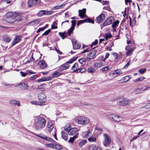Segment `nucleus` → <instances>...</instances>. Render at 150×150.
<instances>
[{
    "instance_id": "nucleus-9",
    "label": "nucleus",
    "mask_w": 150,
    "mask_h": 150,
    "mask_svg": "<svg viewBox=\"0 0 150 150\" xmlns=\"http://www.w3.org/2000/svg\"><path fill=\"white\" fill-rule=\"evenodd\" d=\"M105 16L104 13H101L96 19V21L97 23H100L102 22L105 19Z\"/></svg>"
},
{
    "instance_id": "nucleus-25",
    "label": "nucleus",
    "mask_w": 150,
    "mask_h": 150,
    "mask_svg": "<svg viewBox=\"0 0 150 150\" xmlns=\"http://www.w3.org/2000/svg\"><path fill=\"white\" fill-rule=\"evenodd\" d=\"M61 134L62 138L65 141H67L68 140V134L63 131L61 132Z\"/></svg>"
},
{
    "instance_id": "nucleus-46",
    "label": "nucleus",
    "mask_w": 150,
    "mask_h": 150,
    "mask_svg": "<svg viewBox=\"0 0 150 150\" xmlns=\"http://www.w3.org/2000/svg\"><path fill=\"white\" fill-rule=\"evenodd\" d=\"M75 68H76L77 69L79 68V65L77 63H75L72 67H71V69L73 70L74 71L75 69Z\"/></svg>"
},
{
    "instance_id": "nucleus-33",
    "label": "nucleus",
    "mask_w": 150,
    "mask_h": 150,
    "mask_svg": "<svg viewBox=\"0 0 150 150\" xmlns=\"http://www.w3.org/2000/svg\"><path fill=\"white\" fill-rule=\"evenodd\" d=\"M96 137L94 136H91L88 139V141L91 142H96Z\"/></svg>"
},
{
    "instance_id": "nucleus-12",
    "label": "nucleus",
    "mask_w": 150,
    "mask_h": 150,
    "mask_svg": "<svg viewBox=\"0 0 150 150\" xmlns=\"http://www.w3.org/2000/svg\"><path fill=\"white\" fill-rule=\"evenodd\" d=\"M96 53V51L95 50H94L88 54L86 57V59L88 60V61H89L90 60L94 58Z\"/></svg>"
},
{
    "instance_id": "nucleus-18",
    "label": "nucleus",
    "mask_w": 150,
    "mask_h": 150,
    "mask_svg": "<svg viewBox=\"0 0 150 150\" xmlns=\"http://www.w3.org/2000/svg\"><path fill=\"white\" fill-rule=\"evenodd\" d=\"M61 71H58V69L57 70L55 71L52 74V76L53 78L57 77L63 74L62 72H61Z\"/></svg>"
},
{
    "instance_id": "nucleus-14",
    "label": "nucleus",
    "mask_w": 150,
    "mask_h": 150,
    "mask_svg": "<svg viewBox=\"0 0 150 150\" xmlns=\"http://www.w3.org/2000/svg\"><path fill=\"white\" fill-rule=\"evenodd\" d=\"M37 65H39V67L42 69H45L47 66V65L44 60H41L39 61L38 62Z\"/></svg>"
},
{
    "instance_id": "nucleus-36",
    "label": "nucleus",
    "mask_w": 150,
    "mask_h": 150,
    "mask_svg": "<svg viewBox=\"0 0 150 150\" xmlns=\"http://www.w3.org/2000/svg\"><path fill=\"white\" fill-rule=\"evenodd\" d=\"M112 36L111 33H107L105 34V37L106 40H107L108 39L111 38Z\"/></svg>"
},
{
    "instance_id": "nucleus-19",
    "label": "nucleus",
    "mask_w": 150,
    "mask_h": 150,
    "mask_svg": "<svg viewBox=\"0 0 150 150\" xmlns=\"http://www.w3.org/2000/svg\"><path fill=\"white\" fill-rule=\"evenodd\" d=\"M86 71V69L84 68H78L76 69H74V71H72L73 73L77 72V73L79 72L81 73H83Z\"/></svg>"
},
{
    "instance_id": "nucleus-47",
    "label": "nucleus",
    "mask_w": 150,
    "mask_h": 150,
    "mask_svg": "<svg viewBox=\"0 0 150 150\" xmlns=\"http://www.w3.org/2000/svg\"><path fill=\"white\" fill-rule=\"evenodd\" d=\"M134 50L132 49H130L129 50H128L126 52V55L127 56L130 55V54Z\"/></svg>"
},
{
    "instance_id": "nucleus-10",
    "label": "nucleus",
    "mask_w": 150,
    "mask_h": 150,
    "mask_svg": "<svg viewBox=\"0 0 150 150\" xmlns=\"http://www.w3.org/2000/svg\"><path fill=\"white\" fill-rule=\"evenodd\" d=\"M52 13V11H48L44 10H41L37 13L38 16L41 17L43 15H50Z\"/></svg>"
},
{
    "instance_id": "nucleus-48",
    "label": "nucleus",
    "mask_w": 150,
    "mask_h": 150,
    "mask_svg": "<svg viewBox=\"0 0 150 150\" xmlns=\"http://www.w3.org/2000/svg\"><path fill=\"white\" fill-rule=\"evenodd\" d=\"M71 22L72 23V26L71 27L74 29L76 23V21L75 20H72L71 21Z\"/></svg>"
},
{
    "instance_id": "nucleus-44",
    "label": "nucleus",
    "mask_w": 150,
    "mask_h": 150,
    "mask_svg": "<svg viewBox=\"0 0 150 150\" xmlns=\"http://www.w3.org/2000/svg\"><path fill=\"white\" fill-rule=\"evenodd\" d=\"M74 29V28L71 27V28L68 30L67 31V33L68 34V35H70L71 33L73 32V31Z\"/></svg>"
},
{
    "instance_id": "nucleus-64",
    "label": "nucleus",
    "mask_w": 150,
    "mask_h": 150,
    "mask_svg": "<svg viewBox=\"0 0 150 150\" xmlns=\"http://www.w3.org/2000/svg\"><path fill=\"white\" fill-rule=\"evenodd\" d=\"M125 4L127 5H128V3H129V4L130 5V4L132 2V0H125Z\"/></svg>"
},
{
    "instance_id": "nucleus-61",
    "label": "nucleus",
    "mask_w": 150,
    "mask_h": 150,
    "mask_svg": "<svg viewBox=\"0 0 150 150\" xmlns=\"http://www.w3.org/2000/svg\"><path fill=\"white\" fill-rule=\"evenodd\" d=\"M109 69L108 66L104 67L102 69V70L103 71H107Z\"/></svg>"
},
{
    "instance_id": "nucleus-15",
    "label": "nucleus",
    "mask_w": 150,
    "mask_h": 150,
    "mask_svg": "<svg viewBox=\"0 0 150 150\" xmlns=\"http://www.w3.org/2000/svg\"><path fill=\"white\" fill-rule=\"evenodd\" d=\"M78 129L76 128H73L69 129L68 131V134L69 135H74L75 134H77ZM77 134H78V133Z\"/></svg>"
},
{
    "instance_id": "nucleus-21",
    "label": "nucleus",
    "mask_w": 150,
    "mask_h": 150,
    "mask_svg": "<svg viewBox=\"0 0 150 150\" xmlns=\"http://www.w3.org/2000/svg\"><path fill=\"white\" fill-rule=\"evenodd\" d=\"M52 122L51 121L49 122L47 124V127L48 128L49 132H50L52 130L54 127V123H52Z\"/></svg>"
},
{
    "instance_id": "nucleus-5",
    "label": "nucleus",
    "mask_w": 150,
    "mask_h": 150,
    "mask_svg": "<svg viewBox=\"0 0 150 150\" xmlns=\"http://www.w3.org/2000/svg\"><path fill=\"white\" fill-rule=\"evenodd\" d=\"M114 20V18L112 16H110L105 20L103 23V27L112 24Z\"/></svg>"
},
{
    "instance_id": "nucleus-38",
    "label": "nucleus",
    "mask_w": 150,
    "mask_h": 150,
    "mask_svg": "<svg viewBox=\"0 0 150 150\" xmlns=\"http://www.w3.org/2000/svg\"><path fill=\"white\" fill-rule=\"evenodd\" d=\"M119 23V21L118 20H117L113 23L112 25V28H114L116 26H117Z\"/></svg>"
},
{
    "instance_id": "nucleus-23",
    "label": "nucleus",
    "mask_w": 150,
    "mask_h": 150,
    "mask_svg": "<svg viewBox=\"0 0 150 150\" xmlns=\"http://www.w3.org/2000/svg\"><path fill=\"white\" fill-rule=\"evenodd\" d=\"M78 134H76L73 137H70V139L68 141V142L69 143H73L74 140L78 137Z\"/></svg>"
},
{
    "instance_id": "nucleus-6",
    "label": "nucleus",
    "mask_w": 150,
    "mask_h": 150,
    "mask_svg": "<svg viewBox=\"0 0 150 150\" xmlns=\"http://www.w3.org/2000/svg\"><path fill=\"white\" fill-rule=\"evenodd\" d=\"M129 102V100L125 98H123L120 99L117 103L120 106H125L128 104Z\"/></svg>"
},
{
    "instance_id": "nucleus-1",
    "label": "nucleus",
    "mask_w": 150,
    "mask_h": 150,
    "mask_svg": "<svg viewBox=\"0 0 150 150\" xmlns=\"http://www.w3.org/2000/svg\"><path fill=\"white\" fill-rule=\"evenodd\" d=\"M46 120L43 117H39L35 124V128L37 130H39L44 127L46 124Z\"/></svg>"
},
{
    "instance_id": "nucleus-45",
    "label": "nucleus",
    "mask_w": 150,
    "mask_h": 150,
    "mask_svg": "<svg viewBox=\"0 0 150 150\" xmlns=\"http://www.w3.org/2000/svg\"><path fill=\"white\" fill-rule=\"evenodd\" d=\"M86 59L84 58H81L79 59V61L81 64H82L83 62L86 61Z\"/></svg>"
},
{
    "instance_id": "nucleus-35",
    "label": "nucleus",
    "mask_w": 150,
    "mask_h": 150,
    "mask_svg": "<svg viewBox=\"0 0 150 150\" xmlns=\"http://www.w3.org/2000/svg\"><path fill=\"white\" fill-rule=\"evenodd\" d=\"M87 141L86 140L84 139L81 141L79 144V145L80 147H81L83 145L87 143Z\"/></svg>"
},
{
    "instance_id": "nucleus-20",
    "label": "nucleus",
    "mask_w": 150,
    "mask_h": 150,
    "mask_svg": "<svg viewBox=\"0 0 150 150\" xmlns=\"http://www.w3.org/2000/svg\"><path fill=\"white\" fill-rule=\"evenodd\" d=\"M86 10H79V16L81 18H83L86 15Z\"/></svg>"
},
{
    "instance_id": "nucleus-42",
    "label": "nucleus",
    "mask_w": 150,
    "mask_h": 150,
    "mask_svg": "<svg viewBox=\"0 0 150 150\" xmlns=\"http://www.w3.org/2000/svg\"><path fill=\"white\" fill-rule=\"evenodd\" d=\"M65 5L64 4L56 6L54 7V9H58L60 8H63Z\"/></svg>"
},
{
    "instance_id": "nucleus-55",
    "label": "nucleus",
    "mask_w": 150,
    "mask_h": 150,
    "mask_svg": "<svg viewBox=\"0 0 150 150\" xmlns=\"http://www.w3.org/2000/svg\"><path fill=\"white\" fill-rule=\"evenodd\" d=\"M46 79H45V78H43L39 79H38L37 80V82H40L44 81H46Z\"/></svg>"
},
{
    "instance_id": "nucleus-17",
    "label": "nucleus",
    "mask_w": 150,
    "mask_h": 150,
    "mask_svg": "<svg viewBox=\"0 0 150 150\" xmlns=\"http://www.w3.org/2000/svg\"><path fill=\"white\" fill-rule=\"evenodd\" d=\"M72 42L73 45V49L74 50H76L80 48L81 45L77 44V41L76 40H75V41L72 40Z\"/></svg>"
},
{
    "instance_id": "nucleus-52",
    "label": "nucleus",
    "mask_w": 150,
    "mask_h": 150,
    "mask_svg": "<svg viewBox=\"0 0 150 150\" xmlns=\"http://www.w3.org/2000/svg\"><path fill=\"white\" fill-rule=\"evenodd\" d=\"M45 29V27H42L39 28L37 30V33H39L41 31H43Z\"/></svg>"
},
{
    "instance_id": "nucleus-50",
    "label": "nucleus",
    "mask_w": 150,
    "mask_h": 150,
    "mask_svg": "<svg viewBox=\"0 0 150 150\" xmlns=\"http://www.w3.org/2000/svg\"><path fill=\"white\" fill-rule=\"evenodd\" d=\"M98 43V40L96 39L95 41L93 42L91 45V47H92L93 45H96Z\"/></svg>"
},
{
    "instance_id": "nucleus-58",
    "label": "nucleus",
    "mask_w": 150,
    "mask_h": 150,
    "mask_svg": "<svg viewBox=\"0 0 150 150\" xmlns=\"http://www.w3.org/2000/svg\"><path fill=\"white\" fill-rule=\"evenodd\" d=\"M47 141L53 142H55V141L54 140L50 137H48Z\"/></svg>"
},
{
    "instance_id": "nucleus-59",
    "label": "nucleus",
    "mask_w": 150,
    "mask_h": 150,
    "mask_svg": "<svg viewBox=\"0 0 150 150\" xmlns=\"http://www.w3.org/2000/svg\"><path fill=\"white\" fill-rule=\"evenodd\" d=\"M20 73L22 77H25L28 74V73H24L23 71H21Z\"/></svg>"
},
{
    "instance_id": "nucleus-16",
    "label": "nucleus",
    "mask_w": 150,
    "mask_h": 150,
    "mask_svg": "<svg viewBox=\"0 0 150 150\" xmlns=\"http://www.w3.org/2000/svg\"><path fill=\"white\" fill-rule=\"evenodd\" d=\"M9 103L11 105L14 106H19L20 105V103L19 101L14 100H10Z\"/></svg>"
},
{
    "instance_id": "nucleus-27",
    "label": "nucleus",
    "mask_w": 150,
    "mask_h": 150,
    "mask_svg": "<svg viewBox=\"0 0 150 150\" xmlns=\"http://www.w3.org/2000/svg\"><path fill=\"white\" fill-rule=\"evenodd\" d=\"M122 73V72L120 70H117L115 71V72L112 73V74L114 76V77H115L120 75Z\"/></svg>"
},
{
    "instance_id": "nucleus-62",
    "label": "nucleus",
    "mask_w": 150,
    "mask_h": 150,
    "mask_svg": "<svg viewBox=\"0 0 150 150\" xmlns=\"http://www.w3.org/2000/svg\"><path fill=\"white\" fill-rule=\"evenodd\" d=\"M51 30L50 29H49L48 30L46 31L44 33L45 34V35H48L49 33L51 32Z\"/></svg>"
},
{
    "instance_id": "nucleus-53",
    "label": "nucleus",
    "mask_w": 150,
    "mask_h": 150,
    "mask_svg": "<svg viewBox=\"0 0 150 150\" xmlns=\"http://www.w3.org/2000/svg\"><path fill=\"white\" fill-rule=\"evenodd\" d=\"M71 127V125H69L68 126V127H65L64 129V131H67V132H68L69 130V129H70V128Z\"/></svg>"
},
{
    "instance_id": "nucleus-7",
    "label": "nucleus",
    "mask_w": 150,
    "mask_h": 150,
    "mask_svg": "<svg viewBox=\"0 0 150 150\" xmlns=\"http://www.w3.org/2000/svg\"><path fill=\"white\" fill-rule=\"evenodd\" d=\"M41 2L40 0H29L28 2V6L29 8L36 4H39Z\"/></svg>"
},
{
    "instance_id": "nucleus-24",
    "label": "nucleus",
    "mask_w": 150,
    "mask_h": 150,
    "mask_svg": "<svg viewBox=\"0 0 150 150\" xmlns=\"http://www.w3.org/2000/svg\"><path fill=\"white\" fill-rule=\"evenodd\" d=\"M46 97L45 94L44 93H41L38 95V98L39 100L45 99Z\"/></svg>"
},
{
    "instance_id": "nucleus-40",
    "label": "nucleus",
    "mask_w": 150,
    "mask_h": 150,
    "mask_svg": "<svg viewBox=\"0 0 150 150\" xmlns=\"http://www.w3.org/2000/svg\"><path fill=\"white\" fill-rule=\"evenodd\" d=\"M40 21V20L39 19H37L33 21H31L30 22V24H32L33 25H34V24H37L39 23Z\"/></svg>"
},
{
    "instance_id": "nucleus-49",
    "label": "nucleus",
    "mask_w": 150,
    "mask_h": 150,
    "mask_svg": "<svg viewBox=\"0 0 150 150\" xmlns=\"http://www.w3.org/2000/svg\"><path fill=\"white\" fill-rule=\"evenodd\" d=\"M85 22H86V21L85 20V19L84 20L79 21L77 24V25L79 26L80 24L83 23Z\"/></svg>"
},
{
    "instance_id": "nucleus-4",
    "label": "nucleus",
    "mask_w": 150,
    "mask_h": 150,
    "mask_svg": "<svg viewBox=\"0 0 150 150\" xmlns=\"http://www.w3.org/2000/svg\"><path fill=\"white\" fill-rule=\"evenodd\" d=\"M103 136L104 137L103 145L104 146L107 147L110 145L111 142V138L110 136L107 134H104Z\"/></svg>"
},
{
    "instance_id": "nucleus-41",
    "label": "nucleus",
    "mask_w": 150,
    "mask_h": 150,
    "mask_svg": "<svg viewBox=\"0 0 150 150\" xmlns=\"http://www.w3.org/2000/svg\"><path fill=\"white\" fill-rule=\"evenodd\" d=\"M37 136L39 137L42 139H43L47 141L48 137L45 135H43L42 136H40L39 135H36Z\"/></svg>"
},
{
    "instance_id": "nucleus-43",
    "label": "nucleus",
    "mask_w": 150,
    "mask_h": 150,
    "mask_svg": "<svg viewBox=\"0 0 150 150\" xmlns=\"http://www.w3.org/2000/svg\"><path fill=\"white\" fill-rule=\"evenodd\" d=\"M146 69H141L139 70V72L141 74H144L146 71Z\"/></svg>"
},
{
    "instance_id": "nucleus-37",
    "label": "nucleus",
    "mask_w": 150,
    "mask_h": 150,
    "mask_svg": "<svg viewBox=\"0 0 150 150\" xmlns=\"http://www.w3.org/2000/svg\"><path fill=\"white\" fill-rule=\"evenodd\" d=\"M85 20L86 21V23H91L93 24H94V21L90 18L85 19Z\"/></svg>"
},
{
    "instance_id": "nucleus-39",
    "label": "nucleus",
    "mask_w": 150,
    "mask_h": 150,
    "mask_svg": "<svg viewBox=\"0 0 150 150\" xmlns=\"http://www.w3.org/2000/svg\"><path fill=\"white\" fill-rule=\"evenodd\" d=\"M145 78L144 77H140L139 78H138L134 80V82H137L138 81H142L144 80Z\"/></svg>"
},
{
    "instance_id": "nucleus-60",
    "label": "nucleus",
    "mask_w": 150,
    "mask_h": 150,
    "mask_svg": "<svg viewBox=\"0 0 150 150\" xmlns=\"http://www.w3.org/2000/svg\"><path fill=\"white\" fill-rule=\"evenodd\" d=\"M109 54H110L109 53H106L105 58L103 60V61H105V60L108 57Z\"/></svg>"
},
{
    "instance_id": "nucleus-28",
    "label": "nucleus",
    "mask_w": 150,
    "mask_h": 150,
    "mask_svg": "<svg viewBox=\"0 0 150 150\" xmlns=\"http://www.w3.org/2000/svg\"><path fill=\"white\" fill-rule=\"evenodd\" d=\"M53 148L58 150H60L62 149L63 148L61 145L54 143Z\"/></svg>"
},
{
    "instance_id": "nucleus-22",
    "label": "nucleus",
    "mask_w": 150,
    "mask_h": 150,
    "mask_svg": "<svg viewBox=\"0 0 150 150\" xmlns=\"http://www.w3.org/2000/svg\"><path fill=\"white\" fill-rule=\"evenodd\" d=\"M89 150H102L101 148L96 146L94 145H92L89 146Z\"/></svg>"
},
{
    "instance_id": "nucleus-11",
    "label": "nucleus",
    "mask_w": 150,
    "mask_h": 150,
    "mask_svg": "<svg viewBox=\"0 0 150 150\" xmlns=\"http://www.w3.org/2000/svg\"><path fill=\"white\" fill-rule=\"evenodd\" d=\"M70 66L69 64H67L66 62L60 65L59 67L58 71H62L68 69Z\"/></svg>"
},
{
    "instance_id": "nucleus-26",
    "label": "nucleus",
    "mask_w": 150,
    "mask_h": 150,
    "mask_svg": "<svg viewBox=\"0 0 150 150\" xmlns=\"http://www.w3.org/2000/svg\"><path fill=\"white\" fill-rule=\"evenodd\" d=\"M90 130H88L86 132H83L81 134V136L83 138H88V137L90 133Z\"/></svg>"
},
{
    "instance_id": "nucleus-13",
    "label": "nucleus",
    "mask_w": 150,
    "mask_h": 150,
    "mask_svg": "<svg viewBox=\"0 0 150 150\" xmlns=\"http://www.w3.org/2000/svg\"><path fill=\"white\" fill-rule=\"evenodd\" d=\"M22 37L20 35H16L15 38H14V40L13 42L12 43L11 45L12 46H14L17 43L20 42Z\"/></svg>"
},
{
    "instance_id": "nucleus-54",
    "label": "nucleus",
    "mask_w": 150,
    "mask_h": 150,
    "mask_svg": "<svg viewBox=\"0 0 150 150\" xmlns=\"http://www.w3.org/2000/svg\"><path fill=\"white\" fill-rule=\"evenodd\" d=\"M38 76L37 75H33V76L30 77V79L31 80H33L35 79Z\"/></svg>"
},
{
    "instance_id": "nucleus-57",
    "label": "nucleus",
    "mask_w": 150,
    "mask_h": 150,
    "mask_svg": "<svg viewBox=\"0 0 150 150\" xmlns=\"http://www.w3.org/2000/svg\"><path fill=\"white\" fill-rule=\"evenodd\" d=\"M24 88V90H27V87L28 86V84L26 82H24L23 83V86Z\"/></svg>"
},
{
    "instance_id": "nucleus-63",
    "label": "nucleus",
    "mask_w": 150,
    "mask_h": 150,
    "mask_svg": "<svg viewBox=\"0 0 150 150\" xmlns=\"http://www.w3.org/2000/svg\"><path fill=\"white\" fill-rule=\"evenodd\" d=\"M112 54L114 56L115 59L118 58V54L117 53L113 52L112 53Z\"/></svg>"
},
{
    "instance_id": "nucleus-34",
    "label": "nucleus",
    "mask_w": 150,
    "mask_h": 150,
    "mask_svg": "<svg viewBox=\"0 0 150 150\" xmlns=\"http://www.w3.org/2000/svg\"><path fill=\"white\" fill-rule=\"evenodd\" d=\"M131 78V76L130 75L127 76L123 77V82H126L129 81Z\"/></svg>"
},
{
    "instance_id": "nucleus-56",
    "label": "nucleus",
    "mask_w": 150,
    "mask_h": 150,
    "mask_svg": "<svg viewBox=\"0 0 150 150\" xmlns=\"http://www.w3.org/2000/svg\"><path fill=\"white\" fill-rule=\"evenodd\" d=\"M59 34L63 39H64L66 37L63 35V33H62L61 32H59Z\"/></svg>"
},
{
    "instance_id": "nucleus-2",
    "label": "nucleus",
    "mask_w": 150,
    "mask_h": 150,
    "mask_svg": "<svg viewBox=\"0 0 150 150\" xmlns=\"http://www.w3.org/2000/svg\"><path fill=\"white\" fill-rule=\"evenodd\" d=\"M75 120L78 124L83 125L88 124L89 121V119L87 117L81 116L77 117Z\"/></svg>"
},
{
    "instance_id": "nucleus-32",
    "label": "nucleus",
    "mask_w": 150,
    "mask_h": 150,
    "mask_svg": "<svg viewBox=\"0 0 150 150\" xmlns=\"http://www.w3.org/2000/svg\"><path fill=\"white\" fill-rule=\"evenodd\" d=\"M87 71L89 73H93L96 71L95 69L92 67H90L88 69Z\"/></svg>"
},
{
    "instance_id": "nucleus-3",
    "label": "nucleus",
    "mask_w": 150,
    "mask_h": 150,
    "mask_svg": "<svg viewBox=\"0 0 150 150\" xmlns=\"http://www.w3.org/2000/svg\"><path fill=\"white\" fill-rule=\"evenodd\" d=\"M108 117L110 120L115 122H119L122 120V118L119 115L115 114H111L108 115Z\"/></svg>"
},
{
    "instance_id": "nucleus-8",
    "label": "nucleus",
    "mask_w": 150,
    "mask_h": 150,
    "mask_svg": "<svg viewBox=\"0 0 150 150\" xmlns=\"http://www.w3.org/2000/svg\"><path fill=\"white\" fill-rule=\"evenodd\" d=\"M15 13H13L11 12H9L7 13L5 15L6 19V22L8 23H11V20L12 18L13 15H14Z\"/></svg>"
},
{
    "instance_id": "nucleus-30",
    "label": "nucleus",
    "mask_w": 150,
    "mask_h": 150,
    "mask_svg": "<svg viewBox=\"0 0 150 150\" xmlns=\"http://www.w3.org/2000/svg\"><path fill=\"white\" fill-rule=\"evenodd\" d=\"M94 67L96 68H100L101 67H103V63L102 62H100L96 63L94 64Z\"/></svg>"
},
{
    "instance_id": "nucleus-31",
    "label": "nucleus",
    "mask_w": 150,
    "mask_h": 150,
    "mask_svg": "<svg viewBox=\"0 0 150 150\" xmlns=\"http://www.w3.org/2000/svg\"><path fill=\"white\" fill-rule=\"evenodd\" d=\"M7 43H8L11 41V39L7 35H5L3 39Z\"/></svg>"
},
{
    "instance_id": "nucleus-29",
    "label": "nucleus",
    "mask_w": 150,
    "mask_h": 150,
    "mask_svg": "<svg viewBox=\"0 0 150 150\" xmlns=\"http://www.w3.org/2000/svg\"><path fill=\"white\" fill-rule=\"evenodd\" d=\"M14 16L15 18V20L16 21L19 22L22 20L23 18L22 16L21 15H19Z\"/></svg>"
},
{
    "instance_id": "nucleus-51",
    "label": "nucleus",
    "mask_w": 150,
    "mask_h": 150,
    "mask_svg": "<svg viewBox=\"0 0 150 150\" xmlns=\"http://www.w3.org/2000/svg\"><path fill=\"white\" fill-rule=\"evenodd\" d=\"M45 84H43L40 85L38 86V89H44L45 88Z\"/></svg>"
}]
</instances>
